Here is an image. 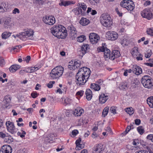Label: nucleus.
Wrapping results in <instances>:
<instances>
[{"mask_svg":"<svg viewBox=\"0 0 153 153\" xmlns=\"http://www.w3.org/2000/svg\"><path fill=\"white\" fill-rule=\"evenodd\" d=\"M70 38L72 40L75 39L77 36V33H70Z\"/></svg>","mask_w":153,"mask_h":153,"instance_id":"nucleus-42","label":"nucleus"},{"mask_svg":"<svg viewBox=\"0 0 153 153\" xmlns=\"http://www.w3.org/2000/svg\"><path fill=\"white\" fill-rule=\"evenodd\" d=\"M91 73L90 69L87 67L79 68L76 76V84L79 86L84 85L90 76Z\"/></svg>","mask_w":153,"mask_h":153,"instance_id":"nucleus-1","label":"nucleus"},{"mask_svg":"<svg viewBox=\"0 0 153 153\" xmlns=\"http://www.w3.org/2000/svg\"><path fill=\"white\" fill-rule=\"evenodd\" d=\"M79 133L78 131L77 130H73L71 134L74 136H76Z\"/></svg>","mask_w":153,"mask_h":153,"instance_id":"nucleus-57","label":"nucleus"},{"mask_svg":"<svg viewBox=\"0 0 153 153\" xmlns=\"http://www.w3.org/2000/svg\"><path fill=\"white\" fill-rule=\"evenodd\" d=\"M116 108L114 106L111 107L110 109V110L111 113H113L114 114L116 113Z\"/></svg>","mask_w":153,"mask_h":153,"instance_id":"nucleus-50","label":"nucleus"},{"mask_svg":"<svg viewBox=\"0 0 153 153\" xmlns=\"http://www.w3.org/2000/svg\"><path fill=\"white\" fill-rule=\"evenodd\" d=\"M120 5L123 7L130 11L133 10L135 7L134 2L131 0H123L120 2Z\"/></svg>","mask_w":153,"mask_h":153,"instance_id":"nucleus-6","label":"nucleus"},{"mask_svg":"<svg viewBox=\"0 0 153 153\" xmlns=\"http://www.w3.org/2000/svg\"><path fill=\"white\" fill-rule=\"evenodd\" d=\"M33 31L31 29H27L24 32L19 33L17 34L16 36L22 40L25 41L27 39H30L29 38L30 36H33Z\"/></svg>","mask_w":153,"mask_h":153,"instance_id":"nucleus-5","label":"nucleus"},{"mask_svg":"<svg viewBox=\"0 0 153 153\" xmlns=\"http://www.w3.org/2000/svg\"><path fill=\"white\" fill-rule=\"evenodd\" d=\"M79 23L83 26H85L88 25L90 21L89 20L84 17H82L79 22Z\"/></svg>","mask_w":153,"mask_h":153,"instance_id":"nucleus-24","label":"nucleus"},{"mask_svg":"<svg viewBox=\"0 0 153 153\" xmlns=\"http://www.w3.org/2000/svg\"><path fill=\"white\" fill-rule=\"evenodd\" d=\"M147 102L149 106L153 108V97H149L147 100Z\"/></svg>","mask_w":153,"mask_h":153,"instance_id":"nucleus-31","label":"nucleus"},{"mask_svg":"<svg viewBox=\"0 0 153 153\" xmlns=\"http://www.w3.org/2000/svg\"><path fill=\"white\" fill-rule=\"evenodd\" d=\"M89 3L92 5H95L99 2L100 0H88Z\"/></svg>","mask_w":153,"mask_h":153,"instance_id":"nucleus-47","label":"nucleus"},{"mask_svg":"<svg viewBox=\"0 0 153 153\" xmlns=\"http://www.w3.org/2000/svg\"><path fill=\"white\" fill-rule=\"evenodd\" d=\"M120 56V54L119 51L114 50L112 51L111 53L110 59L114 60L115 59L118 58Z\"/></svg>","mask_w":153,"mask_h":153,"instance_id":"nucleus-21","label":"nucleus"},{"mask_svg":"<svg viewBox=\"0 0 153 153\" xmlns=\"http://www.w3.org/2000/svg\"><path fill=\"white\" fill-rule=\"evenodd\" d=\"M121 44L123 46L127 45L129 43L128 40L125 39H123L120 42Z\"/></svg>","mask_w":153,"mask_h":153,"instance_id":"nucleus-41","label":"nucleus"},{"mask_svg":"<svg viewBox=\"0 0 153 153\" xmlns=\"http://www.w3.org/2000/svg\"><path fill=\"white\" fill-rule=\"evenodd\" d=\"M141 83L144 87L147 88H151L153 86V83L151 80L150 76L148 75H145L142 78Z\"/></svg>","mask_w":153,"mask_h":153,"instance_id":"nucleus-8","label":"nucleus"},{"mask_svg":"<svg viewBox=\"0 0 153 153\" xmlns=\"http://www.w3.org/2000/svg\"><path fill=\"white\" fill-rule=\"evenodd\" d=\"M100 21L101 24L106 27H111L113 23L111 17L107 13L102 14L100 16Z\"/></svg>","mask_w":153,"mask_h":153,"instance_id":"nucleus-3","label":"nucleus"},{"mask_svg":"<svg viewBox=\"0 0 153 153\" xmlns=\"http://www.w3.org/2000/svg\"><path fill=\"white\" fill-rule=\"evenodd\" d=\"M84 147V144H80V145L78 146H76V150H80L81 149L83 148Z\"/></svg>","mask_w":153,"mask_h":153,"instance_id":"nucleus-55","label":"nucleus"},{"mask_svg":"<svg viewBox=\"0 0 153 153\" xmlns=\"http://www.w3.org/2000/svg\"><path fill=\"white\" fill-rule=\"evenodd\" d=\"M85 94L87 100H91L92 97V91L89 89H87L85 91Z\"/></svg>","mask_w":153,"mask_h":153,"instance_id":"nucleus-25","label":"nucleus"},{"mask_svg":"<svg viewBox=\"0 0 153 153\" xmlns=\"http://www.w3.org/2000/svg\"><path fill=\"white\" fill-rule=\"evenodd\" d=\"M51 33L59 39L65 38L67 35V31L65 27L61 25L54 26L51 29Z\"/></svg>","mask_w":153,"mask_h":153,"instance_id":"nucleus-2","label":"nucleus"},{"mask_svg":"<svg viewBox=\"0 0 153 153\" xmlns=\"http://www.w3.org/2000/svg\"><path fill=\"white\" fill-rule=\"evenodd\" d=\"M11 97L10 95L8 94L5 96L4 98V101L7 104L10 103L11 102Z\"/></svg>","mask_w":153,"mask_h":153,"instance_id":"nucleus-30","label":"nucleus"},{"mask_svg":"<svg viewBox=\"0 0 153 153\" xmlns=\"http://www.w3.org/2000/svg\"><path fill=\"white\" fill-rule=\"evenodd\" d=\"M5 139L6 140V141L8 143H10L13 141V139L10 136H6Z\"/></svg>","mask_w":153,"mask_h":153,"instance_id":"nucleus-43","label":"nucleus"},{"mask_svg":"<svg viewBox=\"0 0 153 153\" xmlns=\"http://www.w3.org/2000/svg\"><path fill=\"white\" fill-rule=\"evenodd\" d=\"M131 53L132 56L134 58H136L137 61L143 60V56L138 51L137 47H134L132 49Z\"/></svg>","mask_w":153,"mask_h":153,"instance_id":"nucleus-10","label":"nucleus"},{"mask_svg":"<svg viewBox=\"0 0 153 153\" xmlns=\"http://www.w3.org/2000/svg\"><path fill=\"white\" fill-rule=\"evenodd\" d=\"M11 35V33L7 32H4L2 33L1 37L2 39H5L10 36Z\"/></svg>","mask_w":153,"mask_h":153,"instance_id":"nucleus-33","label":"nucleus"},{"mask_svg":"<svg viewBox=\"0 0 153 153\" xmlns=\"http://www.w3.org/2000/svg\"><path fill=\"white\" fill-rule=\"evenodd\" d=\"M6 134L3 133V132H0V137L1 138H4L6 137Z\"/></svg>","mask_w":153,"mask_h":153,"instance_id":"nucleus-60","label":"nucleus"},{"mask_svg":"<svg viewBox=\"0 0 153 153\" xmlns=\"http://www.w3.org/2000/svg\"><path fill=\"white\" fill-rule=\"evenodd\" d=\"M20 13V11L19 9L17 8H15L13 10L12 13L13 14H16V13Z\"/></svg>","mask_w":153,"mask_h":153,"instance_id":"nucleus-59","label":"nucleus"},{"mask_svg":"<svg viewBox=\"0 0 153 153\" xmlns=\"http://www.w3.org/2000/svg\"><path fill=\"white\" fill-rule=\"evenodd\" d=\"M60 2L59 3V5L60 6H64L66 7L68 6L70 4V1H65L64 0H60Z\"/></svg>","mask_w":153,"mask_h":153,"instance_id":"nucleus-28","label":"nucleus"},{"mask_svg":"<svg viewBox=\"0 0 153 153\" xmlns=\"http://www.w3.org/2000/svg\"><path fill=\"white\" fill-rule=\"evenodd\" d=\"M107 49V48L105 47L104 46H102V47H99L98 48V51L99 52H104V51H105L106 49Z\"/></svg>","mask_w":153,"mask_h":153,"instance_id":"nucleus-46","label":"nucleus"},{"mask_svg":"<svg viewBox=\"0 0 153 153\" xmlns=\"http://www.w3.org/2000/svg\"><path fill=\"white\" fill-rule=\"evenodd\" d=\"M31 59V57L30 56H27L25 59L24 61H26L27 63H28Z\"/></svg>","mask_w":153,"mask_h":153,"instance_id":"nucleus-62","label":"nucleus"},{"mask_svg":"<svg viewBox=\"0 0 153 153\" xmlns=\"http://www.w3.org/2000/svg\"><path fill=\"white\" fill-rule=\"evenodd\" d=\"M131 129V126H128L126 128V131L124 132L125 134H126L130 131Z\"/></svg>","mask_w":153,"mask_h":153,"instance_id":"nucleus-58","label":"nucleus"},{"mask_svg":"<svg viewBox=\"0 0 153 153\" xmlns=\"http://www.w3.org/2000/svg\"><path fill=\"white\" fill-rule=\"evenodd\" d=\"M81 141V138H79L75 142L76 146H78L80 145V143Z\"/></svg>","mask_w":153,"mask_h":153,"instance_id":"nucleus-56","label":"nucleus"},{"mask_svg":"<svg viewBox=\"0 0 153 153\" xmlns=\"http://www.w3.org/2000/svg\"><path fill=\"white\" fill-rule=\"evenodd\" d=\"M86 39V37L84 35L80 36L77 38V40L78 42H82Z\"/></svg>","mask_w":153,"mask_h":153,"instance_id":"nucleus-34","label":"nucleus"},{"mask_svg":"<svg viewBox=\"0 0 153 153\" xmlns=\"http://www.w3.org/2000/svg\"><path fill=\"white\" fill-rule=\"evenodd\" d=\"M147 34L151 36H153V28H147L146 31Z\"/></svg>","mask_w":153,"mask_h":153,"instance_id":"nucleus-36","label":"nucleus"},{"mask_svg":"<svg viewBox=\"0 0 153 153\" xmlns=\"http://www.w3.org/2000/svg\"><path fill=\"white\" fill-rule=\"evenodd\" d=\"M7 128L8 131L12 134L16 132L15 127L13 123L8 121L6 123Z\"/></svg>","mask_w":153,"mask_h":153,"instance_id":"nucleus-16","label":"nucleus"},{"mask_svg":"<svg viewBox=\"0 0 153 153\" xmlns=\"http://www.w3.org/2000/svg\"><path fill=\"white\" fill-rule=\"evenodd\" d=\"M4 64V59L2 57L0 56V66L2 67Z\"/></svg>","mask_w":153,"mask_h":153,"instance_id":"nucleus-48","label":"nucleus"},{"mask_svg":"<svg viewBox=\"0 0 153 153\" xmlns=\"http://www.w3.org/2000/svg\"><path fill=\"white\" fill-rule=\"evenodd\" d=\"M90 87L92 90L96 91H99L101 88L100 85L95 83L91 84Z\"/></svg>","mask_w":153,"mask_h":153,"instance_id":"nucleus-27","label":"nucleus"},{"mask_svg":"<svg viewBox=\"0 0 153 153\" xmlns=\"http://www.w3.org/2000/svg\"><path fill=\"white\" fill-rule=\"evenodd\" d=\"M12 149L8 145H4L0 150V153H11Z\"/></svg>","mask_w":153,"mask_h":153,"instance_id":"nucleus-19","label":"nucleus"},{"mask_svg":"<svg viewBox=\"0 0 153 153\" xmlns=\"http://www.w3.org/2000/svg\"><path fill=\"white\" fill-rule=\"evenodd\" d=\"M141 16L147 19L150 20L153 18V13L150 8H147L145 9L141 12Z\"/></svg>","mask_w":153,"mask_h":153,"instance_id":"nucleus-9","label":"nucleus"},{"mask_svg":"<svg viewBox=\"0 0 153 153\" xmlns=\"http://www.w3.org/2000/svg\"><path fill=\"white\" fill-rule=\"evenodd\" d=\"M92 8L91 7H89L87 8V11L86 10L85 15L87 14H88L90 12H91L92 11Z\"/></svg>","mask_w":153,"mask_h":153,"instance_id":"nucleus-64","label":"nucleus"},{"mask_svg":"<svg viewBox=\"0 0 153 153\" xmlns=\"http://www.w3.org/2000/svg\"><path fill=\"white\" fill-rule=\"evenodd\" d=\"M55 83L54 81H50L47 84V86L49 88H52L53 85Z\"/></svg>","mask_w":153,"mask_h":153,"instance_id":"nucleus-49","label":"nucleus"},{"mask_svg":"<svg viewBox=\"0 0 153 153\" xmlns=\"http://www.w3.org/2000/svg\"><path fill=\"white\" fill-rule=\"evenodd\" d=\"M115 10L117 13V14L119 15V16H122L123 13H121L120 12L119 10H118V8L117 7H116L115 8Z\"/></svg>","mask_w":153,"mask_h":153,"instance_id":"nucleus-54","label":"nucleus"},{"mask_svg":"<svg viewBox=\"0 0 153 153\" xmlns=\"http://www.w3.org/2000/svg\"><path fill=\"white\" fill-rule=\"evenodd\" d=\"M39 94L37 93L36 92H32L31 94V96L32 98H35L39 96Z\"/></svg>","mask_w":153,"mask_h":153,"instance_id":"nucleus-51","label":"nucleus"},{"mask_svg":"<svg viewBox=\"0 0 153 153\" xmlns=\"http://www.w3.org/2000/svg\"><path fill=\"white\" fill-rule=\"evenodd\" d=\"M147 139L150 140L152 142H153V134H149L146 137Z\"/></svg>","mask_w":153,"mask_h":153,"instance_id":"nucleus-52","label":"nucleus"},{"mask_svg":"<svg viewBox=\"0 0 153 153\" xmlns=\"http://www.w3.org/2000/svg\"><path fill=\"white\" fill-rule=\"evenodd\" d=\"M84 91L83 90H80L78 91L76 94V96L77 98H80L82 97L84 94Z\"/></svg>","mask_w":153,"mask_h":153,"instance_id":"nucleus-35","label":"nucleus"},{"mask_svg":"<svg viewBox=\"0 0 153 153\" xmlns=\"http://www.w3.org/2000/svg\"><path fill=\"white\" fill-rule=\"evenodd\" d=\"M64 68L61 66H58L55 67L52 70L50 73V76L53 79L59 78L62 74Z\"/></svg>","mask_w":153,"mask_h":153,"instance_id":"nucleus-4","label":"nucleus"},{"mask_svg":"<svg viewBox=\"0 0 153 153\" xmlns=\"http://www.w3.org/2000/svg\"><path fill=\"white\" fill-rule=\"evenodd\" d=\"M109 98V96L107 94L101 93L99 96V102L101 104H103L106 102Z\"/></svg>","mask_w":153,"mask_h":153,"instance_id":"nucleus-18","label":"nucleus"},{"mask_svg":"<svg viewBox=\"0 0 153 153\" xmlns=\"http://www.w3.org/2000/svg\"><path fill=\"white\" fill-rule=\"evenodd\" d=\"M104 150V146L102 144H95L92 149V153H102Z\"/></svg>","mask_w":153,"mask_h":153,"instance_id":"nucleus-15","label":"nucleus"},{"mask_svg":"<svg viewBox=\"0 0 153 153\" xmlns=\"http://www.w3.org/2000/svg\"><path fill=\"white\" fill-rule=\"evenodd\" d=\"M108 110L109 107H106L104 108L102 112V115L103 117H105L107 115L108 113Z\"/></svg>","mask_w":153,"mask_h":153,"instance_id":"nucleus-39","label":"nucleus"},{"mask_svg":"<svg viewBox=\"0 0 153 153\" xmlns=\"http://www.w3.org/2000/svg\"><path fill=\"white\" fill-rule=\"evenodd\" d=\"M22 134L19 131H18L17 132V135L18 136H19L23 138L25 137V135L26 134V132L25 131H23L22 130Z\"/></svg>","mask_w":153,"mask_h":153,"instance_id":"nucleus-45","label":"nucleus"},{"mask_svg":"<svg viewBox=\"0 0 153 153\" xmlns=\"http://www.w3.org/2000/svg\"><path fill=\"white\" fill-rule=\"evenodd\" d=\"M135 124L137 125H139L140 123V120L139 119H136L135 120Z\"/></svg>","mask_w":153,"mask_h":153,"instance_id":"nucleus-63","label":"nucleus"},{"mask_svg":"<svg viewBox=\"0 0 153 153\" xmlns=\"http://www.w3.org/2000/svg\"><path fill=\"white\" fill-rule=\"evenodd\" d=\"M139 144V141L138 140L136 139L133 140L132 144L134 146H136L135 147L136 148L138 147Z\"/></svg>","mask_w":153,"mask_h":153,"instance_id":"nucleus-40","label":"nucleus"},{"mask_svg":"<svg viewBox=\"0 0 153 153\" xmlns=\"http://www.w3.org/2000/svg\"><path fill=\"white\" fill-rule=\"evenodd\" d=\"M21 66L16 64H14L11 65L9 68L10 71L11 73H14L20 69Z\"/></svg>","mask_w":153,"mask_h":153,"instance_id":"nucleus-23","label":"nucleus"},{"mask_svg":"<svg viewBox=\"0 0 153 153\" xmlns=\"http://www.w3.org/2000/svg\"><path fill=\"white\" fill-rule=\"evenodd\" d=\"M90 48L89 45L87 44H84L81 47V52L82 55H84L86 52V51Z\"/></svg>","mask_w":153,"mask_h":153,"instance_id":"nucleus-26","label":"nucleus"},{"mask_svg":"<svg viewBox=\"0 0 153 153\" xmlns=\"http://www.w3.org/2000/svg\"><path fill=\"white\" fill-rule=\"evenodd\" d=\"M89 37L90 42L92 44H96L100 40V36L96 33H92L89 34Z\"/></svg>","mask_w":153,"mask_h":153,"instance_id":"nucleus-12","label":"nucleus"},{"mask_svg":"<svg viewBox=\"0 0 153 153\" xmlns=\"http://www.w3.org/2000/svg\"><path fill=\"white\" fill-rule=\"evenodd\" d=\"M81 64V62L79 60L74 61L71 60L69 62L68 66L70 70H74L79 68Z\"/></svg>","mask_w":153,"mask_h":153,"instance_id":"nucleus-13","label":"nucleus"},{"mask_svg":"<svg viewBox=\"0 0 153 153\" xmlns=\"http://www.w3.org/2000/svg\"><path fill=\"white\" fill-rule=\"evenodd\" d=\"M8 9V5L7 2L0 1V12L6 11Z\"/></svg>","mask_w":153,"mask_h":153,"instance_id":"nucleus-22","label":"nucleus"},{"mask_svg":"<svg viewBox=\"0 0 153 153\" xmlns=\"http://www.w3.org/2000/svg\"><path fill=\"white\" fill-rule=\"evenodd\" d=\"M42 21L45 24L52 25L55 23V19L54 17L52 16H45L42 18Z\"/></svg>","mask_w":153,"mask_h":153,"instance_id":"nucleus-11","label":"nucleus"},{"mask_svg":"<svg viewBox=\"0 0 153 153\" xmlns=\"http://www.w3.org/2000/svg\"><path fill=\"white\" fill-rule=\"evenodd\" d=\"M125 111L130 115H132L134 113V111L132 108H127L125 109Z\"/></svg>","mask_w":153,"mask_h":153,"instance_id":"nucleus-37","label":"nucleus"},{"mask_svg":"<svg viewBox=\"0 0 153 153\" xmlns=\"http://www.w3.org/2000/svg\"><path fill=\"white\" fill-rule=\"evenodd\" d=\"M41 67V65L39 64H37V65H35L33 67H30V70L31 73L34 72H35L39 69H40Z\"/></svg>","mask_w":153,"mask_h":153,"instance_id":"nucleus-29","label":"nucleus"},{"mask_svg":"<svg viewBox=\"0 0 153 153\" xmlns=\"http://www.w3.org/2000/svg\"><path fill=\"white\" fill-rule=\"evenodd\" d=\"M68 29L70 31V33H77L76 28L72 25L68 26Z\"/></svg>","mask_w":153,"mask_h":153,"instance_id":"nucleus-38","label":"nucleus"},{"mask_svg":"<svg viewBox=\"0 0 153 153\" xmlns=\"http://www.w3.org/2000/svg\"><path fill=\"white\" fill-rule=\"evenodd\" d=\"M84 112V110L82 108L78 107L73 111L72 114L75 117H79L83 114Z\"/></svg>","mask_w":153,"mask_h":153,"instance_id":"nucleus-17","label":"nucleus"},{"mask_svg":"<svg viewBox=\"0 0 153 153\" xmlns=\"http://www.w3.org/2000/svg\"><path fill=\"white\" fill-rule=\"evenodd\" d=\"M152 55V52L151 51H147L145 53V56L146 58H149Z\"/></svg>","mask_w":153,"mask_h":153,"instance_id":"nucleus-53","label":"nucleus"},{"mask_svg":"<svg viewBox=\"0 0 153 153\" xmlns=\"http://www.w3.org/2000/svg\"><path fill=\"white\" fill-rule=\"evenodd\" d=\"M106 36L109 40L114 41L118 38V34L113 31H108L106 33Z\"/></svg>","mask_w":153,"mask_h":153,"instance_id":"nucleus-14","label":"nucleus"},{"mask_svg":"<svg viewBox=\"0 0 153 153\" xmlns=\"http://www.w3.org/2000/svg\"><path fill=\"white\" fill-rule=\"evenodd\" d=\"M97 136H98L97 134L95 132H94L91 135V137L93 139H95L97 138Z\"/></svg>","mask_w":153,"mask_h":153,"instance_id":"nucleus-61","label":"nucleus"},{"mask_svg":"<svg viewBox=\"0 0 153 153\" xmlns=\"http://www.w3.org/2000/svg\"><path fill=\"white\" fill-rule=\"evenodd\" d=\"M110 52V51L109 49L107 48V49H106L105 51L104 52V58L105 59L108 58L110 59V57L111 56Z\"/></svg>","mask_w":153,"mask_h":153,"instance_id":"nucleus-32","label":"nucleus"},{"mask_svg":"<svg viewBox=\"0 0 153 153\" xmlns=\"http://www.w3.org/2000/svg\"><path fill=\"white\" fill-rule=\"evenodd\" d=\"M77 6L78 7L76 8L75 14L77 15H81L83 16H85L87 8L86 4L84 2H79L77 4Z\"/></svg>","mask_w":153,"mask_h":153,"instance_id":"nucleus-7","label":"nucleus"},{"mask_svg":"<svg viewBox=\"0 0 153 153\" xmlns=\"http://www.w3.org/2000/svg\"><path fill=\"white\" fill-rule=\"evenodd\" d=\"M137 130L140 134H142L144 132V130L142 126L138 127L137 128Z\"/></svg>","mask_w":153,"mask_h":153,"instance_id":"nucleus-44","label":"nucleus"},{"mask_svg":"<svg viewBox=\"0 0 153 153\" xmlns=\"http://www.w3.org/2000/svg\"><path fill=\"white\" fill-rule=\"evenodd\" d=\"M133 73L136 75H139L142 73L141 68L137 65H134L132 68Z\"/></svg>","mask_w":153,"mask_h":153,"instance_id":"nucleus-20","label":"nucleus"}]
</instances>
